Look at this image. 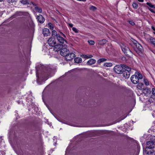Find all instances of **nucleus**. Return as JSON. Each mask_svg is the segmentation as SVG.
Listing matches in <instances>:
<instances>
[{"mask_svg": "<svg viewBox=\"0 0 155 155\" xmlns=\"http://www.w3.org/2000/svg\"><path fill=\"white\" fill-rule=\"evenodd\" d=\"M131 41L133 43V46L134 48L135 51L139 55H140L142 54V51L143 50L142 47L137 41L134 39L132 38Z\"/></svg>", "mask_w": 155, "mask_h": 155, "instance_id": "nucleus-1", "label": "nucleus"}, {"mask_svg": "<svg viewBox=\"0 0 155 155\" xmlns=\"http://www.w3.org/2000/svg\"><path fill=\"white\" fill-rule=\"evenodd\" d=\"M126 66L123 64H121L120 65H116L114 68V71L118 74H121L123 71L124 70V68Z\"/></svg>", "mask_w": 155, "mask_h": 155, "instance_id": "nucleus-2", "label": "nucleus"}, {"mask_svg": "<svg viewBox=\"0 0 155 155\" xmlns=\"http://www.w3.org/2000/svg\"><path fill=\"white\" fill-rule=\"evenodd\" d=\"M152 140H149L147 142L146 149H151L154 147L155 136H153Z\"/></svg>", "mask_w": 155, "mask_h": 155, "instance_id": "nucleus-3", "label": "nucleus"}, {"mask_svg": "<svg viewBox=\"0 0 155 155\" xmlns=\"http://www.w3.org/2000/svg\"><path fill=\"white\" fill-rule=\"evenodd\" d=\"M124 69L122 73L123 74V76L125 78H128L130 76L131 68L130 67L126 66Z\"/></svg>", "mask_w": 155, "mask_h": 155, "instance_id": "nucleus-4", "label": "nucleus"}, {"mask_svg": "<svg viewBox=\"0 0 155 155\" xmlns=\"http://www.w3.org/2000/svg\"><path fill=\"white\" fill-rule=\"evenodd\" d=\"M75 57V55L73 53H68L65 57V60L67 61L72 60Z\"/></svg>", "mask_w": 155, "mask_h": 155, "instance_id": "nucleus-5", "label": "nucleus"}, {"mask_svg": "<svg viewBox=\"0 0 155 155\" xmlns=\"http://www.w3.org/2000/svg\"><path fill=\"white\" fill-rule=\"evenodd\" d=\"M130 80L131 82L134 84H137L139 82V78L137 75H132L130 78Z\"/></svg>", "mask_w": 155, "mask_h": 155, "instance_id": "nucleus-6", "label": "nucleus"}, {"mask_svg": "<svg viewBox=\"0 0 155 155\" xmlns=\"http://www.w3.org/2000/svg\"><path fill=\"white\" fill-rule=\"evenodd\" d=\"M48 42L49 45L52 47L54 46L56 44L55 39L52 37L49 38L48 40Z\"/></svg>", "mask_w": 155, "mask_h": 155, "instance_id": "nucleus-7", "label": "nucleus"}, {"mask_svg": "<svg viewBox=\"0 0 155 155\" xmlns=\"http://www.w3.org/2000/svg\"><path fill=\"white\" fill-rule=\"evenodd\" d=\"M99 134L100 135H114V133L112 131L106 130H101L99 132Z\"/></svg>", "mask_w": 155, "mask_h": 155, "instance_id": "nucleus-8", "label": "nucleus"}, {"mask_svg": "<svg viewBox=\"0 0 155 155\" xmlns=\"http://www.w3.org/2000/svg\"><path fill=\"white\" fill-rule=\"evenodd\" d=\"M68 53L69 50L65 48L61 49L60 50L61 55L63 56H65Z\"/></svg>", "mask_w": 155, "mask_h": 155, "instance_id": "nucleus-9", "label": "nucleus"}, {"mask_svg": "<svg viewBox=\"0 0 155 155\" xmlns=\"http://www.w3.org/2000/svg\"><path fill=\"white\" fill-rule=\"evenodd\" d=\"M42 33L44 36H50L51 35V32L49 29L47 28H45L42 30Z\"/></svg>", "mask_w": 155, "mask_h": 155, "instance_id": "nucleus-10", "label": "nucleus"}, {"mask_svg": "<svg viewBox=\"0 0 155 155\" xmlns=\"http://www.w3.org/2000/svg\"><path fill=\"white\" fill-rule=\"evenodd\" d=\"M36 17L39 22L41 24L44 23L45 21V19L42 15H37Z\"/></svg>", "mask_w": 155, "mask_h": 155, "instance_id": "nucleus-11", "label": "nucleus"}, {"mask_svg": "<svg viewBox=\"0 0 155 155\" xmlns=\"http://www.w3.org/2000/svg\"><path fill=\"white\" fill-rule=\"evenodd\" d=\"M23 5H27V4H32L34 6H36V5L33 2H31L30 3H29L27 0H21L19 1Z\"/></svg>", "mask_w": 155, "mask_h": 155, "instance_id": "nucleus-12", "label": "nucleus"}, {"mask_svg": "<svg viewBox=\"0 0 155 155\" xmlns=\"http://www.w3.org/2000/svg\"><path fill=\"white\" fill-rule=\"evenodd\" d=\"M56 38L58 41L60 43L63 44L64 41L66 42L65 39L62 37L60 35Z\"/></svg>", "mask_w": 155, "mask_h": 155, "instance_id": "nucleus-13", "label": "nucleus"}, {"mask_svg": "<svg viewBox=\"0 0 155 155\" xmlns=\"http://www.w3.org/2000/svg\"><path fill=\"white\" fill-rule=\"evenodd\" d=\"M121 49L122 51L125 54L127 55H128L127 54V51L129 49L127 47L123 45V46H121Z\"/></svg>", "mask_w": 155, "mask_h": 155, "instance_id": "nucleus-14", "label": "nucleus"}, {"mask_svg": "<svg viewBox=\"0 0 155 155\" xmlns=\"http://www.w3.org/2000/svg\"><path fill=\"white\" fill-rule=\"evenodd\" d=\"M96 60L93 59H91L87 62V64L88 65H91L95 64L96 62Z\"/></svg>", "mask_w": 155, "mask_h": 155, "instance_id": "nucleus-15", "label": "nucleus"}, {"mask_svg": "<svg viewBox=\"0 0 155 155\" xmlns=\"http://www.w3.org/2000/svg\"><path fill=\"white\" fill-rule=\"evenodd\" d=\"M94 131H88L83 133L81 134V135H94Z\"/></svg>", "mask_w": 155, "mask_h": 155, "instance_id": "nucleus-16", "label": "nucleus"}, {"mask_svg": "<svg viewBox=\"0 0 155 155\" xmlns=\"http://www.w3.org/2000/svg\"><path fill=\"white\" fill-rule=\"evenodd\" d=\"M107 42V41L105 39H102V40L99 41L98 43L99 45H103Z\"/></svg>", "mask_w": 155, "mask_h": 155, "instance_id": "nucleus-17", "label": "nucleus"}, {"mask_svg": "<svg viewBox=\"0 0 155 155\" xmlns=\"http://www.w3.org/2000/svg\"><path fill=\"white\" fill-rule=\"evenodd\" d=\"M74 61L75 63H80L82 62V59L81 58L77 57L74 59Z\"/></svg>", "mask_w": 155, "mask_h": 155, "instance_id": "nucleus-18", "label": "nucleus"}, {"mask_svg": "<svg viewBox=\"0 0 155 155\" xmlns=\"http://www.w3.org/2000/svg\"><path fill=\"white\" fill-rule=\"evenodd\" d=\"M35 11L39 13H41L42 12V9L41 8L39 7H35Z\"/></svg>", "mask_w": 155, "mask_h": 155, "instance_id": "nucleus-19", "label": "nucleus"}, {"mask_svg": "<svg viewBox=\"0 0 155 155\" xmlns=\"http://www.w3.org/2000/svg\"><path fill=\"white\" fill-rule=\"evenodd\" d=\"M143 84L142 83H139L137 86V87L139 89L142 90H143Z\"/></svg>", "mask_w": 155, "mask_h": 155, "instance_id": "nucleus-20", "label": "nucleus"}, {"mask_svg": "<svg viewBox=\"0 0 155 155\" xmlns=\"http://www.w3.org/2000/svg\"><path fill=\"white\" fill-rule=\"evenodd\" d=\"M59 35V34H57V32L55 30H54L52 31V36L53 37H56L57 38Z\"/></svg>", "mask_w": 155, "mask_h": 155, "instance_id": "nucleus-21", "label": "nucleus"}, {"mask_svg": "<svg viewBox=\"0 0 155 155\" xmlns=\"http://www.w3.org/2000/svg\"><path fill=\"white\" fill-rule=\"evenodd\" d=\"M54 47L55 48L57 49V50H60L61 47V45L60 44H58L57 45H55Z\"/></svg>", "mask_w": 155, "mask_h": 155, "instance_id": "nucleus-22", "label": "nucleus"}, {"mask_svg": "<svg viewBox=\"0 0 155 155\" xmlns=\"http://www.w3.org/2000/svg\"><path fill=\"white\" fill-rule=\"evenodd\" d=\"M112 65V64L111 63H105L104 64V66L107 67H110Z\"/></svg>", "mask_w": 155, "mask_h": 155, "instance_id": "nucleus-23", "label": "nucleus"}, {"mask_svg": "<svg viewBox=\"0 0 155 155\" xmlns=\"http://www.w3.org/2000/svg\"><path fill=\"white\" fill-rule=\"evenodd\" d=\"M143 90L146 91V93H145V94H149L151 92L150 90V89H148L147 87V88H143Z\"/></svg>", "mask_w": 155, "mask_h": 155, "instance_id": "nucleus-24", "label": "nucleus"}, {"mask_svg": "<svg viewBox=\"0 0 155 155\" xmlns=\"http://www.w3.org/2000/svg\"><path fill=\"white\" fill-rule=\"evenodd\" d=\"M154 150L152 151L151 150H148L146 149L145 151V153L147 154H153V153L154 152Z\"/></svg>", "mask_w": 155, "mask_h": 155, "instance_id": "nucleus-25", "label": "nucleus"}, {"mask_svg": "<svg viewBox=\"0 0 155 155\" xmlns=\"http://www.w3.org/2000/svg\"><path fill=\"white\" fill-rule=\"evenodd\" d=\"M150 43L155 46V39L151 38L149 39Z\"/></svg>", "mask_w": 155, "mask_h": 155, "instance_id": "nucleus-26", "label": "nucleus"}, {"mask_svg": "<svg viewBox=\"0 0 155 155\" xmlns=\"http://www.w3.org/2000/svg\"><path fill=\"white\" fill-rule=\"evenodd\" d=\"M146 4L148 5L151 8H155V5H152L151 3L148 2H147Z\"/></svg>", "mask_w": 155, "mask_h": 155, "instance_id": "nucleus-27", "label": "nucleus"}, {"mask_svg": "<svg viewBox=\"0 0 155 155\" xmlns=\"http://www.w3.org/2000/svg\"><path fill=\"white\" fill-rule=\"evenodd\" d=\"M106 60H107V59L105 58H101V59H100L98 60V63H100L102 62L105 61H106Z\"/></svg>", "mask_w": 155, "mask_h": 155, "instance_id": "nucleus-28", "label": "nucleus"}, {"mask_svg": "<svg viewBox=\"0 0 155 155\" xmlns=\"http://www.w3.org/2000/svg\"><path fill=\"white\" fill-rule=\"evenodd\" d=\"M7 2L9 4H11L12 3L16 2V0H7Z\"/></svg>", "mask_w": 155, "mask_h": 155, "instance_id": "nucleus-29", "label": "nucleus"}, {"mask_svg": "<svg viewBox=\"0 0 155 155\" xmlns=\"http://www.w3.org/2000/svg\"><path fill=\"white\" fill-rule=\"evenodd\" d=\"M88 43L90 45H94L95 44L94 41L92 40H90L88 41Z\"/></svg>", "mask_w": 155, "mask_h": 155, "instance_id": "nucleus-30", "label": "nucleus"}, {"mask_svg": "<svg viewBox=\"0 0 155 155\" xmlns=\"http://www.w3.org/2000/svg\"><path fill=\"white\" fill-rule=\"evenodd\" d=\"M48 26L51 30H53L54 29V27L52 24L51 23H49L48 24Z\"/></svg>", "mask_w": 155, "mask_h": 155, "instance_id": "nucleus-31", "label": "nucleus"}, {"mask_svg": "<svg viewBox=\"0 0 155 155\" xmlns=\"http://www.w3.org/2000/svg\"><path fill=\"white\" fill-rule=\"evenodd\" d=\"M132 5L133 7L135 9L137 8L138 7V5L135 2L133 3Z\"/></svg>", "mask_w": 155, "mask_h": 155, "instance_id": "nucleus-32", "label": "nucleus"}, {"mask_svg": "<svg viewBox=\"0 0 155 155\" xmlns=\"http://www.w3.org/2000/svg\"><path fill=\"white\" fill-rule=\"evenodd\" d=\"M89 9L91 10L94 11L97 9V8L94 6H91L90 7Z\"/></svg>", "mask_w": 155, "mask_h": 155, "instance_id": "nucleus-33", "label": "nucleus"}, {"mask_svg": "<svg viewBox=\"0 0 155 155\" xmlns=\"http://www.w3.org/2000/svg\"><path fill=\"white\" fill-rule=\"evenodd\" d=\"M138 76L139 78V79H142L143 78V76L139 72L137 73Z\"/></svg>", "mask_w": 155, "mask_h": 155, "instance_id": "nucleus-34", "label": "nucleus"}, {"mask_svg": "<svg viewBox=\"0 0 155 155\" xmlns=\"http://www.w3.org/2000/svg\"><path fill=\"white\" fill-rule=\"evenodd\" d=\"M144 82L145 84L146 85H148L149 84L148 81L147 80L144 79Z\"/></svg>", "mask_w": 155, "mask_h": 155, "instance_id": "nucleus-35", "label": "nucleus"}, {"mask_svg": "<svg viewBox=\"0 0 155 155\" xmlns=\"http://www.w3.org/2000/svg\"><path fill=\"white\" fill-rule=\"evenodd\" d=\"M72 29L75 33H78V30L75 27H73Z\"/></svg>", "mask_w": 155, "mask_h": 155, "instance_id": "nucleus-36", "label": "nucleus"}, {"mask_svg": "<svg viewBox=\"0 0 155 155\" xmlns=\"http://www.w3.org/2000/svg\"><path fill=\"white\" fill-rule=\"evenodd\" d=\"M88 55H85V54H82L81 55V57L82 58H87V59L88 58Z\"/></svg>", "mask_w": 155, "mask_h": 155, "instance_id": "nucleus-37", "label": "nucleus"}, {"mask_svg": "<svg viewBox=\"0 0 155 155\" xmlns=\"http://www.w3.org/2000/svg\"><path fill=\"white\" fill-rule=\"evenodd\" d=\"M128 22L132 25H134V23L133 21H129Z\"/></svg>", "mask_w": 155, "mask_h": 155, "instance_id": "nucleus-38", "label": "nucleus"}, {"mask_svg": "<svg viewBox=\"0 0 155 155\" xmlns=\"http://www.w3.org/2000/svg\"><path fill=\"white\" fill-rule=\"evenodd\" d=\"M147 8L151 12L155 14V12L154 11L153 9L149 8V7L147 6Z\"/></svg>", "mask_w": 155, "mask_h": 155, "instance_id": "nucleus-39", "label": "nucleus"}, {"mask_svg": "<svg viewBox=\"0 0 155 155\" xmlns=\"http://www.w3.org/2000/svg\"><path fill=\"white\" fill-rule=\"evenodd\" d=\"M152 93L153 94L155 95V89L153 88L152 89Z\"/></svg>", "mask_w": 155, "mask_h": 155, "instance_id": "nucleus-40", "label": "nucleus"}, {"mask_svg": "<svg viewBox=\"0 0 155 155\" xmlns=\"http://www.w3.org/2000/svg\"><path fill=\"white\" fill-rule=\"evenodd\" d=\"M88 58H91L93 57V55H91V54L88 55Z\"/></svg>", "mask_w": 155, "mask_h": 155, "instance_id": "nucleus-41", "label": "nucleus"}, {"mask_svg": "<svg viewBox=\"0 0 155 155\" xmlns=\"http://www.w3.org/2000/svg\"><path fill=\"white\" fill-rule=\"evenodd\" d=\"M68 25L71 28H72L73 25V24H69Z\"/></svg>", "mask_w": 155, "mask_h": 155, "instance_id": "nucleus-42", "label": "nucleus"}, {"mask_svg": "<svg viewBox=\"0 0 155 155\" xmlns=\"http://www.w3.org/2000/svg\"><path fill=\"white\" fill-rule=\"evenodd\" d=\"M18 13L19 15H23V13H22V12H17Z\"/></svg>", "mask_w": 155, "mask_h": 155, "instance_id": "nucleus-43", "label": "nucleus"}, {"mask_svg": "<svg viewBox=\"0 0 155 155\" xmlns=\"http://www.w3.org/2000/svg\"><path fill=\"white\" fill-rule=\"evenodd\" d=\"M152 28L154 31H155V28L153 26H152L151 27Z\"/></svg>", "mask_w": 155, "mask_h": 155, "instance_id": "nucleus-44", "label": "nucleus"}, {"mask_svg": "<svg viewBox=\"0 0 155 155\" xmlns=\"http://www.w3.org/2000/svg\"><path fill=\"white\" fill-rule=\"evenodd\" d=\"M138 1L140 2H143V0H138Z\"/></svg>", "mask_w": 155, "mask_h": 155, "instance_id": "nucleus-45", "label": "nucleus"}, {"mask_svg": "<svg viewBox=\"0 0 155 155\" xmlns=\"http://www.w3.org/2000/svg\"><path fill=\"white\" fill-rule=\"evenodd\" d=\"M62 35L64 37V38L66 37L65 35L64 34L62 33Z\"/></svg>", "mask_w": 155, "mask_h": 155, "instance_id": "nucleus-46", "label": "nucleus"}, {"mask_svg": "<svg viewBox=\"0 0 155 155\" xmlns=\"http://www.w3.org/2000/svg\"><path fill=\"white\" fill-rule=\"evenodd\" d=\"M3 1V0H0V2H1Z\"/></svg>", "mask_w": 155, "mask_h": 155, "instance_id": "nucleus-47", "label": "nucleus"}, {"mask_svg": "<svg viewBox=\"0 0 155 155\" xmlns=\"http://www.w3.org/2000/svg\"><path fill=\"white\" fill-rule=\"evenodd\" d=\"M12 134H11V133H10V134H9V135H12Z\"/></svg>", "mask_w": 155, "mask_h": 155, "instance_id": "nucleus-48", "label": "nucleus"}, {"mask_svg": "<svg viewBox=\"0 0 155 155\" xmlns=\"http://www.w3.org/2000/svg\"><path fill=\"white\" fill-rule=\"evenodd\" d=\"M60 33L62 34V33H63L62 32H60Z\"/></svg>", "mask_w": 155, "mask_h": 155, "instance_id": "nucleus-49", "label": "nucleus"}, {"mask_svg": "<svg viewBox=\"0 0 155 155\" xmlns=\"http://www.w3.org/2000/svg\"><path fill=\"white\" fill-rule=\"evenodd\" d=\"M154 34H155V33H154Z\"/></svg>", "mask_w": 155, "mask_h": 155, "instance_id": "nucleus-50", "label": "nucleus"}]
</instances>
